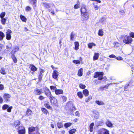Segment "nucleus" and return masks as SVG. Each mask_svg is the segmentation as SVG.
<instances>
[{
  "mask_svg": "<svg viewBox=\"0 0 134 134\" xmlns=\"http://www.w3.org/2000/svg\"><path fill=\"white\" fill-rule=\"evenodd\" d=\"M45 7L47 8H50L51 6H54V5L53 4H49V3H45Z\"/></svg>",
  "mask_w": 134,
  "mask_h": 134,
  "instance_id": "nucleus-22",
  "label": "nucleus"
},
{
  "mask_svg": "<svg viewBox=\"0 0 134 134\" xmlns=\"http://www.w3.org/2000/svg\"><path fill=\"white\" fill-rule=\"evenodd\" d=\"M40 73L38 75V79L40 81L42 78V76L43 75V73L44 72V70L42 69H40L39 70Z\"/></svg>",
  "mask_w": 134,
  "mask_h": 134,
  "instance_id": "nucleus-10",
  "label": "nucleus"
},
{
  "mask_svg": "<svg viewBox=\"0 0 134 134\" xmlns=\"http://www.w3.org/2000/svg\"><path fill=\"white\" fill-rule=\"evenodd\" d=\"M12 32V31L10 29H8L7 30L6 32V38L7 40H9L11 39V34Z\"/></svg>",
  "mask_w": 134,
  "mask_h": 134,
  "instance_id": "nucleus-6",
  "label": "nucleus"
},
{
  "mask_svg": "<svg viewBox=\"0 0 134 134\" xmlns=\"http://www.w3.org/2000/svg\"><path fill=\"white\" fill-rule=\"evenodd\" d=\"M20 17L21 20L25 22L26 20V19L25 16L21 15L20 16Z\"/></svg>",
  "mask_w": 134,
  "mask_h": 134,
  "instance_id": "nucleus-34",
  "label": "nucleus"
},
{
  "mask_svg": "<svg viewBox=\"0 0 134 134\" xmlns=\"http://www.w3.org/2000/svg\"><path fill=\"white\" fill-rule=\"evenodd\" d=\"M64 102H65L67 99V98L65 96H61Z\"/></svg>",
  "mask_w": 134,
  "mask_h": 134,
  "instance_id": "nucleus-50",
  "label": "nucleus"
},
{
  "mask_svg": "<svg viewBox=\"0 0 134 134\" xmlns=\"http://www.w3.org/2000/svg\"><path fill=\"white\" fill-rule=\"evenodd\" d=\"M21 129V130H19L18 131V133L19 134H25V130L24 127L22 126H19L18 129Z\"/></svg>",
  "mask_w": 134,
  "mask_h": 134,
  "instance_id": "nucleus-9",
  "label": "nucleus"
},
{
  "mask_svg": "<svg viewBox=\"0 0 134 134\" xmlns=\"http://www.w3.org/2000/svg\"><path fill=\"white\" fill-rule=\"evenodd\" d=\"M76 130L75 129H73L70 130L69 131L70 134H72L74 133L76 131Z\"/></svg>",
  "mask_w": 134,
  "mask_h": 134,
  "instance_id": "nucleus-44",
  "label": "nucleus"
},
{
  "mask_svg": "<svg viewBox=\"0 0 134 134\" xmlns=\"http://www.w3.org/2000/svg\"><path fill=\"white\" fill-rule=\"evenodd\" d=\"M4 37V34L2 32L0 31V41L2 40Z\"/></svg>",
  "mask_w": 134,
  "mask_h": 134,
  "instance_id": "nucleus-31",
  "label": "nucleus"
},
{
  "mask_svg": "<svg viewBox=\"0 0 134 134\" xmlns=\"http://www.w3.org/2000/svg\"><path fill=\"white\" fill-rule=\"evenodd\" d=\"M93 113L95 114L94 116V118L96 119H98L99 117V113L96 111H93Z\"/></svg>",
  "mask_w": 134,
  "mask_h": 134,
  "instance_id": "nucleus-13",
  "label": "nucleus"
},
{
  "mask_svg": "<svg viewBox=\"0 0 134 134\" xmlns=\"http://www.w3.org/2000/svg\"><path fill=\"white\" fill-rule=\"evenodd\" d=\"M77 95L81 99L83 97L82 93L80 92H79L77 93Z\"/></svg>",
  "mask_w": 134,
  "mask_h": 134,
  "instance_id": "nucleus-41",
  "label": "nucleus"
},
{
  "mask_svg": "<svg viewBox=\"0 0 134 134\" xmlns=\"http://www.w3.org/2000/svg\"><path fill=\"white\" fill-rule=\"evenodd\" d=\"M1 21L2 23L4 25L6 23V19L4 18H1Z\"/></svg>",
  "mask_w": 134,
  "mask_h": 134,
  "instance_id": "nucleus-42",
  "label": "nucleus"
},
{
  "mask_svg": "<svg viewBox=\"0 0 134 134\" xmlns=\"http://www.w3.org/2000/svg\"><path fill=\"white\" fill-rule=\"evenodd\" d=\"M74 63L77 64H79L80 63V61L78 60H74L73 61Z\"/></svg>",
  "mask_w": 134,
  "mask_h": 134,
  "instance_id": "nucleus-47",
  "label": "nucleus"
},
{
  "mask_svg": "<svg viewBox=\"0 0 134 134\" xmlns=\"http://www.w3.org/2000/svg\"><path fill=\"white\" fill-rule=\"evenodd\" d=\"M11 96L8 94L5 93L4 94L3 97L5 100L7 102L9 100Z\"/></svg>",
  "mask_w": 134,
  "mask_h": 134,
  "instance_id": "nucleus-11",
  "label": "nucleus"
},
{
  "mask_svg": "<svg viewBox=\"0 0 134 134\" xmlns=\"http://www.w3.org/2000/svg\"><path fill=\"white\" fill-rule=\"evenodd\" d=\"M98 35L100 36H102L103 35V31L102 29L99 30L98 32Z\"/></svg>",
  "mask_w": 134,
  "mask_h": 134,
  "instance_id": "nucleus-21",
  "label": "nucleus"
},
{
  "mask_svg": "<svg viewBox=\"0 0 134 134\" xmlns=\"http://www.w3.org/2000/svg\"><path fill=\"white\" fill-rule=\"evenodd\" d=\"M99 134H109V131L107 129H102L100 130Z\"/></svg>",
  "mask_w": 134,
  "mask_h": 134,
  "instance_id": "nucleus-12",
  "label": "nucleus"
},
{
  "mask_svg": "<svg viewBox=\"0 0 134 134\" xmlns=\"http://www.w3.org/2000/svg\"><path fill=\"white\" fill-rule=\"evenodd\" d=\"M49 99L52 105L54 107H58V103L57 100L56 98L52 96L50 97V98Z\"/></svg>",
  "mask_w": 134,
  "mask_h": 134,
  "instance_id": "nucleus-2",
  "label": "nucleus"
},
{
  "mask_svg": "<svg viewBox=\"0 0 134 134\" xmlns=\"http://www.w3.org/2000/svg\"><path fill=\"white\" fill-rule=\"evenodd\" d=\"M106 124L109 127H112L113 124L109 120H107L106 122Z\"/></svg>",
  "mask_w": 134,
  "mask_h": 134,
  "instance_id": "nucleus-18",
  "label": "nucleus"
},
{
  "mask_svg": "<svg viewBox=\"0 0 134 134\" xmlns=\"http://www.w3.org/2000/svg\"><path fill=\"white\" fill-rule=\"evenodd\" d=\"M109 57L110 58H116V56L114 54H111L109 55Z\"/></svg>",
  "mask_w": 134,
  "mask_h": 134,
  "instance_id": "nucleus-56",
  "label": "nucleus"
},
{
  "mask_svg": "<svg viewBox=\"0 0 134 134\" xmlns=\"http://www.w3.org/2000/svg\"><path fill=\"white\" fill-rule=\"evenodd\" d=\"M30 3L31 4H32L35 6L37 0H29Z\"/></svg>",
  "mask_w": 134,
  "mask_h": 134,
  "instance_id": "nucleus-37",
  "label": "nucleus"
},
{
  "mask_svg": "<svg viewBox=\"0 0 134 134\" xmlns=\"http://www.w3.org/2000/svg\"><path fill=\"white\" fill-rule=\"evenodd\" d=\"M96 44L93 43H90L88 44V47L90 48H91L93 46H95Z\"/></svg>",
  "mask_w": 134,
  "mask_h": 134,
  "instance_id": "nucleus-39",
  "label": "nucleus"
},
{
  "mask_svg": "<svg viewBox=\"0 0 134 134\" xmlns=\"http://www.w3.org/2000/svg\"><path fill=\"white\" fill-rule=\"evenodd\" d=\"M30 66L31 67V70L33 71H35L37 70V68L33 65H30Z\"/></svg>",
  "mask_w": 134,
  "mask_h": 134,
  "instance_id": "nucleus-23",
  "label": "nucleus"
},
{
  "mask_svg": "<svg viewBox=\"0 0 134 134\" xmlns=\"http://www.w3.org/2000/svg\"><path fill=\"white\" fill-rule=\"evenodd\" d=\"M41 110L46 115H47V114H49L48 111L44 108H41Z\"/></svg>",
  "mask_w": 134,
  "mask_h": 134,
  "instance_id": "nucleus-25",
  "label": "nucleus"
},
{
  "mask_svg": "<svg viewBox=\"0 0 134 134\" xmlns=\"http://www.w3.org/2000/svg\"><path fill=\"white\" fill-rule=\"evenodd\" d=\"M72 124V123L70 122H68L65 123L64 125V127L66 128H67L70 127Z\"/></svg>",
  "mask_w": 134,
  "mask_h": 134,
  "instance_id": "nucleus-36",
  "label": "nucleus"
},
{
  "mask_svg": "<svg viewBox=\"0 0 134 134\" xmlns=\"http://www.w3.org/2000/svg\"><path fill=\"white\" fill-rule=\"evenodd\" d=\"M93 7L95 10H97L98 9L99 7L97 6V5L94 4L93 3Z\"/></svg>",
  "mask_w": 134,
  "mask_h": 134,
  "instance_id": "nucleus-52",
  "label": "nucleus"
},
{
  "mask_svg": "<svg viewBox=\"0 0 134 134\" xmlns=\"http://www.w3.org/2000/svg\"><path fill=\"white\" fill-rule=\"evenodd\" d=\"M44 93L48 97H49V99L50 98V97H52L53 96L51 94V92L49 90L46 88L44 90Z\"/></svg>",
  "mask_w": 134,
  "mask_h": 134,
  "instance_id": "nucleus-8",
  "label": "nucleus"
},
{
  "mask_svg": "<svg viewBox=\"0 0 134 134\" xmlns=\"http://www.w3.org/2000/svg\"><path fill=\"white\" fill-rule=\"evenodd\" d=\"M42 93V90L39 89L36 90H35L34 92V93L35 94L38 95H40Z\"/></svg>",
  "mask_w": 134,
  "mask_h": 134,
  "instance_id": "nucleus-16",
  "label": "nucleus"
},
{
  "mask_svg": "<svg viewBox=\"0 0 134 134\" xmlns=\"http://www.w3.org/2000/svg\"><path fill=\"white\" fill-rule=\"evenodd\" d=\"M79 87L80 88L82 89H85L86 87L85 85H84L82 83H80V84Z\"/></svg>",
  "mask_w": 134,
  "mask_h": 134,
  "instance_id": "nucleus-43",
  "label": "nucleus"
},
{
  "mask_svg": "<svg viewBox=\"0 0 134 134\" xmlns=\"http://www.w3.org/2000/svg\"><path fill=\"white\" fill-rule=\"evenodd\" d=\"M8 108L7 109V111L9 112H10L11 111V109L12 108V107H8Z\"/></svg>",
  "mask_w": 134,
  "mask_h": 134,
  "instance_id": "nucleus-58",
  "label": "nucleus"
},
{
  "mask_svg": "<svg viewBox=\"0 0 134 134\" xmlns=\"http://www.w3.org/2000/svg\"><path fill=\"white\" fill-rule=\"evenodd\" d=\"M4 86L3 85L0 84V90H3Z\"/></svg>",
  "mask_w": 134,
  "mask_h": 134,
  "instance_id": "nucleus-57",
  "label": "nucleus"
},
{
  "mask_svg": "<svg viewBox=\"0 0 134 134\" xmlns=\"http://www.w3.org/2000/svg\"><path fill=\"white\" fill-rule=\"evenodd\" d=\"M5 15V12H2L0 14V16L1 18H3L4 17Z\"/></svg>",
  "mask_w": 134,
  "mask_h": 134,
  "instance_id": "nucleus-45",
  "label": "nucleus"
},
{
  "mask_svg": "<svg viewBox=\"0 0 134 134\" xmlns=\"http://www.w3.org/2000/svg\"><path fill=\"white\" fill-rule=\"evenodd\" d=\"M20 124V121L18 120H17L14 122V126L15 127L18 126Z\"/></svg>",
  "mask_w": 134,
  "mask_h": 134,
  "instance_id": "nucleus-24",
  "label": "nucleus"
},
{
  "mask_svg": "<svg viewBox=\"0 0 134 134\" xmlns=\"http://www.w3.org/2000/svg\"><path fill=\"white\" fill-rule=\"evenodd\" d=\"M1 74L3 75H5L6 74V72L5 71V69L3 68H1L0 70Z\"/></svg>",
  "mask_w": 134,
  "mask_h": 134,
  "instance_id": "nucleus-40",
  "label": "nucleus"
},
{
  "mask_svg": "<svg viewBox=\"0 0 134 134\" xmlns=\"http://www.w3.org/2000/svg\"><path fill=\"white\" fill-rule=\"evenodd\" d=\"M120 12L122 15H124L125 13L124 11L123 10H120Z\"/></svg>",
  "mask_w": 134,
  "mask_h": 134,
  "instance_id": "nucleus-60",
  "label": "nucleus"
},
{
  "mask_svg": "<svg viewBox=\"0 0 134 134\" xmlns=\"http://www.w3.org/2000/svg\"><path fill=\"white\" fill-rule=\"evenodd\" d=\"M129 36L131 37V38H134V33L133 32H131L129 34Z\"/></svg>",
  "mask_w": 134,
  "mask_h": 134,
  "instance_id": "nucleus-51",
  "label": "nucleus"
},
{
  "mask_svg": "<svg viewBox=\"0 0 134 134\" xmlns=\"http://www.w3.org/2000/svg\"><path fill=\"white\" fill-rule=\"evenodd\" d=\"M31 7L29 6H27L26 8V11H29L31 10Z\"/></svg>",
  "mask_w": 134,
  "mask_h": 134,
  "instance_id": "nucleus-55",
  "label": "nucleus"
},
{
  "mask_svg": "<svg viewBox=\"0 0 134 134\" xmlns=\"http://www.w3.org/2000/svg\"><path fill=\"white\" fill-rule=\"evenodd\" d=\"M57 126L58 128L60 129L63 127V125L62 122H58L57 124Z\"/></svg>",
  "mask_w": 134,
  "mask_h": 134,
  "instance_id": "nucleus-26",
  "label": "nucleus"
},
{
  "mask_svg": "<svg viewBox=\"0 0 134 134\" xmlns=\"http://www.w3.org/2000/svg\"><path fill=\"white\" fill-rule=\"evenodd\" d=\"M123 42L126 44H129L131 43L133 40L131 37L127 35H124L122 36Z\"/></svg>",
  "mask_w": 134,
  "mask_h": 134,
  "instance_id": "nucleus-1",
  "label": "nucleus"
},
{
  "mask_svg": "<svg viewBox=\"0 0 134 134\" xmlns=\"http://www.w3.org/2000/svg\"><path fill=\"white\" fill-rule=\"evenodd\" d=\"M108 85H105V86H104L103 87H101V88H108Z\"/></svg>",
  "mask_w": 134,
  "mask_h": 134,
  "instance_id": "nucleus-62",
  "label": "nucleus"
},
{
  "mask_svg": "<svg viewBox=\"0 0 134 134\" xmlns=\"http://www.w3.org/2000/svg\"><path fill=\"white\" fill-rule=\"evenodd\" d=\"M55 94L57 95L63 94V91L62 90H57L55 92Z\"/></svg>",
  "mask_w": 134,
  "mask_h": 134,
  "instance_id": "nucleus-17",
  "label": "nucleus"
},
{
  "mask_svg": "<svg viewBox=\"0 0 134 134\" xmlns=\"http://www.w3.org/2000/svg\"><path fill=\"white\" fill-rule=\"evenodd\" d=\"M50 88L52 92H55V91L57 90V88L55 86H50Z\"/></svg>",
  "mask_w": 134,
  "mask_h": 134,
  "instance_id": "nucleus-35",
  "label": "nucleus"
},
{
  "mask_svg": "<svg viewBox=\"0 0 134 134\" xmlns=\"http://www.w3.org/2000/svg\"><path fill=\"white\" fill-rule=\"evenodd\" d=\"M32 114V111L30 109H27L26 112V115H27L29 116Z\"/></svg>",
  "mask_w": 134,
  "mask_h": 134,
  "instance_id": "nucleus-27",
  "label": "nucleus"
},
{
  "mask_svg": "<svg viewBox=\"0 0 134 134\" xmlns=\"http://www.w3.org/2000/svg\"><path fill=\"white\" fill-rule=\"evenodd\" d=\"M95 102L98 105H103L104 104V103L102 101L96 100Z\"/></svg>",
  "mask_w": 134,
  "mask_h": 134,
  "instance_id": "nucleus-28",
  "label": "nucleus"
},
{
  "mask_svg": "<svg viewBox=\"0 0 134 134\" xmlns=\"http://www.w3.org/2000/svg\"><path fill=\"white\" fill-rule=\"evenodd\" d=\"M103 72H97L95 73L94 77H98V79L99 80H101L103 79Z\"/></svg>",
  "mask_w": 134,
  "mask_h": 134,
  "instance_id": "nucleus-4",
  "label": "nucleus"
},
{
  "mask_svg": "<svg viewBox=\"0 0 134 134\" xmlns=\"http://www.w3.org/2000/svg\"><path fill=\"white\" fill-rule=\"evenodd\" d=\"M9 106L7 104L4 105L2 107V109L3 110H5L7 108H8Z\"/></svg>",
  "mask_w": 134,
  "mask_h": 134,
  "instance_id": "nucleus-48",
  "label": "nucleus"
},
{
  "mask_svg": "<svg viewBox=\"0 0 134 134\" xmlns=\"http://www.w3.org/2000/svg\"><path fill=\"white\" fill-rule=\"evenodd\" d=\"M44 106L46 107L49 109L51 110L52 109L51 107L48 103H46L44 104Z\"/></svg>",
  "mask_w": 134,
  "mask_h": 134,
  "instance_id": "nucleus-38",
  "label": "nucleus"
},
{
  "mask_svg": "<svg viewBox=\"0 0 134 134\" xmlns=\"http://www.w3.org/2000/svg\"><path fill=\"white\" fill-rule=\"evenodd\" d=\"M92 99V97L91 96H89L86 99L85 101L86 102H88L91 99Z\"/></svg>",
  "mask_w": 134,
  "mask_h": 134,
  "instance_id": "nucleus-49",
  "label": "nucleus"
},
{
  "mask_svg": "<svg viewBox=\"0 0 134 134\" xmlns=\"http://www.w3.org/2000/svg\"><path fill=\"white\" fill-rule=\"evenodd\" d=\"M94 123H91L89 126V130L90 132H92L93 131V127L94 126Z\"/></svg>",
  "mask_w": 134,
  "mask_h": 134,
  "instance_id": "nucleus-19",
  "label": "nucleus"
},
{
  "mask_svg": "<svg viewBox=\"0 0 134 134\" xmlns=\"http://www.w3.org/2000/svg\"><path fill=\"white\" fill-rule=\"evenodd\" d=\"M59 75V72L57 71L54 70L52 73V76L53 78L57 80L58 76Z\"/></svg>",
  "mask_w": 134,
  "mask_h": 134,
  "instance_id": "nucleus-7",
  "label": "nucleus"
},
{
  "mask_svg": "<svg viewBox=\"0 0 134 134\" xmlns=\"http://www.w3.org/2000/svg\"><path fill=\"white\" fill-rule=\"evenodd\" d=\"M75 46V49L77 50L79 49V44L78 42H76L74 43Z\"/></svg>",
  "mask_w": 134,
  "mask_h": 134,
  "instance_id": "nucleus-29",
  "label": "nucleus"
},
{
  "mask_svg": "<svg viewBox=\"0 0 134 134\" xmlns=\"http://www.w3.org/2000/svg\"><path fill=\"white\" fill-rule=\"evenodd\" d=\"M116 59L118 60H122L123 59V58L121 57H116Z\"/></svg>",
  "mask_w": 134,
  "mask_h": 134,
  "instance_id": "nucleus-53",
  "label": "nucleus"
},
{
  "mask_svg": "<svg viewBox=\"0 0 134 134\" xmlns=\"http://www.w3.org/2000/svg\"><path fill=\"white\" fill-rule=\"evenodd\" d=\"M83 93L86 96H87L89 94V92L87 90L85 89L83 90Z\"/></svg>",
  "mask_w": 134,
  "mask_h": 134,
  "instance_id": "nucleus-30",
  "label": "nucleus"
},
{
  "mask_svg": "<svg viewBox=\"0 0 134 134\" xmlns=\"http://www.w3.org/2000/svg\"><path fill=\"white\" fill-rule=\"evenodd\" d=\"M48 10H49V11L50 12H51V13H52V14H54V12L53 10H50V9H49Z\"/></svg>",
  "mask_w": 134,
  "mask_h": 134,
  "instance_id": "nucleus-63",
  "label": "nucleus"
},
{
  "mask_svg": "<svg viewBox=\"0 0 134 134\" xmlns=\"http://www.w3.org/2000/svg\"><path fill=\"white\" fill-rule=\"evenodd\" d=\"M80 4H77L75 5L74 6V8L75 9H77L79 7Z\"/></svg>",
  "mask_w": 134,
  "mask_h": 134,
  "instance_id": "nucleus-54",
  "label": "nucleus"
},
{
  "mask_svg": "<svg viewBox=\"0 0 134 134\" xmlns=\"http://www.w3.org/2000/svg\"><path fill=\"white\" fill-rule=\"evenodd\" d=\"M44 97L43 96H40L38 98L39 99L41 100H42L44 99Z\"/></svg>",
  "mask_w": 134,
  "mask_h": 134,
  "instance_id": "nucleus-59",
  "label": "nucleus"
},
{
  "mask_svg": "<svg viewBox=\"0 0 134 134\" xmlns=\"http://www.w3.org/2000/svg\"><path fill=\"white\" fill-rule=\"evenodd\" d=\"M91 1H96L99 3H100L101 2V1L99 0H91Z\"/></svg>",
  "mask_w": 134,
  "mask_h": 134,
  "instance_id": "nucleus-64",
  "label": "nucleus"
},
{
  "mask_svg": "<svg viewBox=\"0 0 134 134\" xmlns=\"http://www.w3.org/2000/svg\"><path fill=\"white\" fill-rule=\"evenodd\" d=\"M74 35L71 33L70 36V40H74Z\"/></svg>",
  "mask_w": 134,
  "mask_h": 134,
  "instance_id": "nucleus-46",
  "label": "nucleus"
},
{
  "mask_svg": "<svg viewBox=\"0 0 134 134\" xmlns=\"http://www.w3.org/2000/svg\"><path fill=\"white\" fill-rule=\"evenodd\" d=\"M19 49V48L18 47V46H16L15 47V49H13L12 52H11V53H13V54H14V53H15V52H16L17 51H18Z\"/></svg>",
  "mask_w": 134,
  "mask_h": 134,
  "instance_id": "nucleus-32",
  "label": "nucleus"
},
{
  "mask_svg": "<svg viewBox=\"0 0 134 134\" xmlns=\"http://www.w3.org/2000/svg\"><path fill=\"white\" fill-rule=\"evenodd\" d=\"M86 5H82L81 9V14L85 13H87L86 12Z\"/></svg>",
  "mask_w": 134,
  "mask_h": 134,
  "instance_id": "nucleus-14",
  "label": "nucleus"
},
{
  "mask_svg": "<svg viewBox=\"0 0 134 134\" xmlns=\"http://www.w3.org/2000/svg\"><path fill=\"white\" fill-rule=\"evenodd\" d=\"M99 54L98 53H95L93 57V60L94 61L97 60L99 58Z\"/></svg>",
  "mask_w": 134,
  "mask_h": 134,
  "instance_id": "nucleus-15",
  "label": "nucleus"
},
{
  "mask_svg": "<svg viewBox=\"0 0 134 134\" xmlns=\"http://www.w3.org/2000/svg\"><path fill=\"white\" fill-rule=\"evenodd\" d=\"M11 57L14 62L15 63H16L17 59L14 55V54H12L11 56Z\"/></svg>",
  "mask_w": 134,
  "mask_h": 134,
  "instance_id": "nucleus-33",
  "label": "nucleus"
},
{
  "mask_svg": "<svg viewBox=\"0 0 134 134\" xmlns=\"http://www.w3.org/2000/svg\"><path fill=\"white\" fill-rule=\"evenodd\" d=\"M75 115L76 116H80V114L78 111H76L75 113Z\"/></svg>",
  "mask_w": 134,
  "mask_h": 134,
  "instance_id": "nucleus-61",
  "label": "nucleus"
},
{
  "mask_svg": "<svg viewBox=\"0 0 134 134\" xmlns=\"http://www.w3.org/2000/svg\"><path fill=\"white\" fill-rule=\"evenodd\" d=\"M83 69L82 68H81L78 71L77 75L78 76H81L82 75Z\"/></svg>",
  "mask_w": 134,
  "mask_h": 134,
  "instance_id": "nucleus-20",
  "label": "nucleus"
},
{
  "mask_svg": "<svg viewBox=\"0 0 134 134\" xmlns=\"http://www.w3.org/2000/svg\"><path fill=\"white\" fill-rule=\"evenodd\" d=\"M81 20L83 21H85L87 20L89 18L88 13H85L81 14Z\"/></svg>",
  "mask_w": 134,
  "mask_h": 134,
  "instance_id": "nucleus-3",
  "label": "nucleus"
},
{
  "mask_svg": "<svg viewBox=\"0 0 134 134\" xmlns=\"http://www.w3.org/2000/svg\"><path fill=\"white\" fill-rule=\"evenodd\" d=\"M37 128L31 127L29 128V133L30 134H35V132H37Z\"/></svg>",
  "mask_w": 134,
  "mask_h": 134,
  "instance_id": "nucleus-5",
  "label": "nucleus"
}]
</instances>
